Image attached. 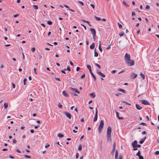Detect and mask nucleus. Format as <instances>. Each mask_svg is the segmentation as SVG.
<instances>
[{"label":"nucleus","instance_id":"1","mask_svg":"<svg viewBox=\"0 0 159 159\" xmlns=\"http://www.w3.org/2000/svg\"><path fill=\"white\" fill-rule=\"evenodd\" d=\"M111 127L109 126L107 127V140L109 142H111Z\"/></svg>","mask_w":159,"mask_h":159},{"label":"nucleus","instance_id":"2","mask_svg":"<svg viewBox=\"0 0 159 159\" xmlns=\"http://www.w3.org/2000/svg\"><path fill=\"white\" fill-rule=\"evenodd\" d=\"M104 125L103 121L102 120H101L100 122L99 125L98 126V133L100 134L101 133L102 129L103 128Z\"/></svg>","mask_w":159,"mask_h":159},{"label":"nucleus","instance_id":"3","mask_svg":"<svg viewBox=\"0 0 159 159\" xmlns=\"http://www.w3.org/2000/svg\"><path fill=\"white\" fill-rule=\"evenodd\" d=\"M124 59L125 62L128 61H129L130 60V56L129 54L126 53Z\"/></svg>","mask_w":159,"mask_h":159},{"label":"nucleus","instance_id":"4","mask_svg":"<svg viewBox=\"0 0 159 159\" xmlns=\"http://www.w3.org/2000/svg\"><path fill=\"white\" fill-rule=\"evenodd\" d=\"M128 66H131L134 65V60H130L129 61H128L126 62Z\"/></svg>","mask_w":159,"mask_h":159},{"label":"nucleus","instance_id":"5","mask_svg":"<svg viewBox=\"0 0 159 159\" xmlns=\"http://www.w3.org/2000/svg\"><path fill=\"white\" fill-rule=\"evenodd\" d=\"M140 102L144 105H149L150 103L147 100H140Z\"/></svg>","mask_w":159,"mask_h":159},{"label":"nucleus","instance_id":"6","mask_svg":"<svg viewBox=\"0 0 159 159\" xmlns=\"http://www.w3.org/2000/svg\"><path fill=\"white\" fill-rule=\"evenodd\" d=\"M64 113L65 114L67 117H68L69 119H70L71 117V115L67 112L65 111Z\"/></svg>","mask_w":159,"mask_h":159},{"label":"nucleus","instance_id":"7","mask_svg":"<svg viewBox=\"0 0 159 159\" xmlns=\"http://www.w3.org/2000/svg\"><path fill=\"white\" fill-rule=\"evenodd\" d=\"M90 30L92 34L93 35H95L96 34V32L95 30L93 28H91L90 29Z\"/></svg>","mask_w":159,"mask_h":159},{"label":"nucleus","instance_id":"8","mask_svg":"<svg viewBox=\"0 0 159 159\" xmlns=\"http://www.w3.org/2000/svg\"><path fill=\"white\" fill-rule=\"evenodd\" d=\"M63 95L66 97H69V95L67 93L66 91H63L62 92Z\"/></svg>","mask_w":159,"mask_h":159},{"label":"nucleus","instance_id":"9","mask_svg":"<svg viewBox=\"0 0 159 159\" xmlns=\"http://www.w3.org/2000/svg\"><path fill=\"white\" fill-rule=\"evenodd\" d=\"M70 89L71 90H72L74 91V92H75L78 94L80 93V92L78 90V89L76 88H70Z\"/></svg>","mask_w":159,"mask_h":159},{"label":"nucleus","instance_id":"10","mask_svg":"<svg viewBox=\"0 0 159 159\" xmlns=\"http://www.w3.org/2000/svg\"><path fill=\"white\" fill-rule=\"evenodd\" d=\"M97 73L99 75L103 77H104L105 76V75L102 73L101 72L99 71L98 70L97 71Z\"/></svg>","mask_w":159,"mask_h":159},{"label":"nucleus","instance_id":"11","mask_svg":"<svg viewBox=\"0 0 159 159\" xmlns=\"http://www.w3.org/2000/svg\"><path fill=\"white\" fill-rule=\"evenodd\" d=\"M137 142L136 140H135L132 143V145L133 148H136L137 144Z\"/></svg>","mask_w":159,"mask_h":159},{"label":"nucleus","instance_id":"12","mask_svg":"<svg viewBox=\"0 0 159 159\" xmlns=\"http://www.w3.org/2000/svg\"><path fill=\"white\" fill-rule=\"evenodd\" d=\"M117 117L120 120H123L124 119V118L122 117H120L119 113L117 111H115Z\"/></svg>","mask_w":159,"mask_h":159},{"label":"nucleus","instance_id":"13","mask_svg":"<svg viewBox=\"0 0 159 159\" xmlns=\"http://www.w3.org/2000/svg\"><path fill=\"white\" fill-rule=\"evenodd\" d=\"M118 152L117 150H116V154L115 155V159H118Z\"/></svg>","mask_w":159,"mask_h":159},{"label":"nucleus","instance_id":"14","mask_svg":"<svg viewBox=\"0 0 159 159\" xmlns=\"http://www.w3.org/2000/svg\"><path fill=\"white\" fill-rule=\"evenodd\" d=\"M90 73L93 77L94 81H96V78L93 73L92 72V71L90 72Z\"/></svg>","mask_w":159,"mask_h":159},{"label":"nucleus","instance_id":"15","mask_svg":"<svg viewBox=\"0 0 159 159\" xmlns=\"http://www.w3.org/2000/svg\"><path fill=\"white\" fill-rule=\"evenodd\" d=\"M137 76V75L134 73H133L132 75V78L133 79H135Z\"/></svg>","mask_w":159,"mask_h":159},{"label":"nucleus","instance_id":"16","mask_svg":"<svg viewBox=\"0 0 159 159\" xmlns=\"http://www.w3.org/2000/svg\"><path fill=\"white\" fill-rule=\"evenodd\" d=\"M136 107L137 109H141L142 108V107H140L138 104H136Z\"/></svg>","mask_w":159,"mask_h":159},{"label":"nucleus","instance_id":"17","mask_svg":"<svg viewBox=\"0 0 159 159\" xmlns=\"http://www.w3.org/2000/svg\"><path fill=\"white\" fill-rule=\"evenodd\" d=\"M118 91L120 92H121L123 93H126L125 90L124 89H118Z\"/></svg>","mask_w":159,"mask_h":159},{"label":"nucleus","instance_id":"18","mask_svg":"<svg viewBox=\"0 0 159 159\" xmlns=\"http://www.w3.org/2000/svg\"><path fill=\"white\" fill-rule=\"evenodd\" d=\"M95 47V44L94 43H93L90 46V48L91 49H93Z\"/></svg>","mask_w":159,"mask_h":159},{"label":"nucleus","instance_id":"19","mask_svg":"<svg viewBox=\"0 0 159 159\" xmlns=\"http://www.w3.org/2000/svg\"><path fill=\"white\" fill-rule=\"evenodd\" d=\"M123 3L124 5H125L126 7H129V6L128 5L125 1H123Z\"/></svg>","mask_w":159,"mask_h":159},{"label":"nucleus","instance_id":"20","mask_svg":"<svg viewBox=\"0 0 159 159\" xmlns=\"http://www.w3.org/2000/svg\"><path fill=\"white\" fill-rule=\"evenodd\" d=\"M87 67L88 69L89 70V72H90V71H92L91 68V66L90 65H87Z\"/></svg>","mask_w":159,"mask_h":159},{"label":"nucleus","instance_id":"21","mask_svg":"<svg viewBox=\"0 0 159 159\" xmlns=\"http://www.w3.org/2000/svg\"><path fill=\"white\" fill-rule=\"evenodd\" d=\"M8 106V103L7 102L5 103L4 104V107L5 109H7Z\"/></svg>","mask_w":159,"mask_h":159},{"label":"nucleus","instance_id":"22","mask_svg":"<svg viewBox=\"0 0 159 159\" xmlns=\"http://www.w3.org/2000/svg\"><path fill=\"white\" fill-rule=\"evenodd\" d=\"M94 17L97 20H98V21H100V20H101V18L100 17H98L96 16H94Z\"/></svg>","mask_w":159,"mask_h":159},{"label":"nucleus","instance_id":"23","mask_svg":"<svg viewBox=\"0 0 159 159\" xmlns=\"http://www.w3.org/2000/svg\"><path fill=\"white\" fill-rule=\"evenodd\" d=\"M98 118V115H95V117L93 119V121L95 122L97 121Z\"/></svg>","mask_w":159,"mask_h":159},{"label":"nucleus","instance_id":"24","mask_svg":"<svg viewBox=\"0 0 159 159\" xmlns=\"http://www.w3.org/2000/svg\"><path fill=\"white\" fill-rule=\"evenodd\" d=\"M140 75L143 78V80H144L145 78V76L144 74H143L142 73H141L140 74Z\"/></svg>","mask_w":159,"mask_h":159},{"label":"nucleus","instance_id":"25","mask_svg":"<svg viewBox=\"0 0 159 159\" xmlns=\"http://www.w3.org/2000/svg\"><path fill=\"white\" fill-rule=\"evenodd\" d=\"M90 96L93 98H94L95 97V94L94 93H91L90 94Z\"/></svg>","mask_w":159,"mask_h":159},{"label":"nucleus","instance_id":"26","mask_svg":"<svg viewBox=\"0 0 159 159\" xmlns=\"http://www.w3.org/2000/svg\"><path fill=\"white\" fill-rule=\"evenodd\" d=\"M58 136L60 138H61L64 137V135L61 134L59 133L58 134Z\"/></svg>","mask_w":159,"mask_h":159},{"label":"nucleus","instance_id":"27","mask_svg":"<svg viewBox=\"0 0 159 159\" xmlns=\"http://www.w3.org/2000/svg\"><path fill=\"white\" fill-rule=\"evenodd\" d=\"M100 43H101L100 42H99V46L98 47V48H99L100 51L101 52L102 51V50L101 47Z\"/></svg>","mask_w":159,"mask_h":159},{"label":"nucleus","instance_id":"28","mask_svg":"<svg viewBox=\"0 0 159 159\" xmlns=\"http://www.w3.org/2000/svg\"><path fill=\"white\" fill-rule=\"evenodd\" d=\"M94 56L95 57H96L98 56V53L97 52L95 51V50H94Z\"/></svg>","mask_w":159,"mask_h":159},{"label":"nucleus","instance_id":"29","mask_svg":"<svg viewBox=\"0 0 159 159\" xmlns=\"http://www.w3.org/2000/svg\"><path fill=\"white\" fill-rule=\"evenodd\" d=\"M146 139V137H145L143 139L141 140H140L139 142L140 143V144L143 143L144 142V141Z\"/></svg>","mask_w":159,"mask_h":159},{"label":"nucleus","instance_id":"30","mask_svg":"<svg viewBox=\"0 0 159 159\" xmlns=\"http://www.w3.org/2000/svg\"><path fill=\"white\" fill-rule=\"evenodd\" d=\"M82 148V145L81 144H80L79 146L78 149L80 151L81 150Z\"/></svg>","mask_w":159,"mask_h":159},{"label":"nucleus","instance_id":"31","mask_svg":"<svg viewBox=\"0 0 159 159\" xmlns=\"http://www.w3.org/2000/svg\"><path fill=\"white\" fill-rule=\"evenodd\" d=\"M47 23L49 25H51L52 24V22L50 20H48L47 21Z\"/></svg>","mask_w":159,"mask_h":159},{"label":"nucleus","instance_id":"32","mask_svg":"<svg viewBox=\"0 0 159 159\" xmlns=\"http://www.w3.org/2000/svg\"><path fill=\"white\" fill-rule=\"evenodd\" d=\"M33 7H34L36 10H37L38 8V6L37 5H33Z\"/></svg>","mask_w":159,"mask_h":159},{"label":"nucleus","instance_id":"33","mask_svg":"<svg viewBox=\"0 0 159 159\" xmlns=\"http://www.w3.org/2000/svg\"><path fill=\"white\" fill-rule=\"evenodd\" d=\"M145 9L147 10L149 9H150L149 6L148 5H147L145 7Z\"/></svg>","mask_w":159,"mask_h":159},{"label":"nucleus","instance_id":"34","mask_svg":"<svg viewBox=\"0 0 159 159\" xmlns=\"http://www.w3.org/2000/svg\"><path fill=\"white\" fill-rule=\"evenodd\" d=\"M140 155V152L139 151L136 154V156H139Z\"/></svg>","mask_w":159,"mask_h":159},{"label":"nucleus","instance_id":"35","mask_svg":"<svg viewBox=\"0 0 159 159\" xmlns=\"http://www.w3.org/2000/svg\"><path fill=\"white\" fill-rule=\"evenodd\" d=\"M95 66H97L99 69L101 68V66L98 64L97 63H95Z\"/></svg>","mask_w":159,"mask_h":159},{"label":"nucleus","instance_id":"36","mask_svg":"<svg viewBox=\"0 0 159 159\" xmlns=\"http://www.w3.org/2000/svg\"><path fill=\"white\" fill-rule=\"evenodd\" d=\"M140 124L143 125L144 126H147V124L146 123H144V122H142V123H141Z\"/></svg>","mask_w":159,"mask_h":159},{"label":"nucleus","instance_id":"37","mask_svg":"<svg viewBox=\"0 0 159 159\" xmlns=\"http://www.w3.org/2000/svg\"><path fill=\"white\" fill-rule=\"evenodd\" d=\"M118 25L120 28H122V25L121 24H120L119 22H118Z\"/></svg>","mask_w":159,"mask_h":159},{"label":"nucleus","instance_id":"38","mask_svg":"<svg viewBox=\"0 0 159 159\" xmlns=\"http://www.w3.org/2000/svg\"><path fill=\"white\" fill-rule=\"evenodd\" d=\"M58 107L60 108H62V106L59 103L58 105Z\"/></svg>","mask_w":159,"mask_h":159},{"label":"nucleus","instance_id":"39","mask_svg":"<svg viewBox=\"0 0 159 159\" xmlns=\"http://www.w3.org/2000/svg\"><path fill=\"white\" fill-rule=\"evenodd\" d=\"M119 35L120 36H122L124 35L123 32H121L119 34Z\"/></svg>","mask_w":159,"mask_h":159},{"label":"nucleus","instance_id":"40","mask_svg":"<svg viewBox=\"0 0 159 159\" xmlns=\"http://www.w3.org/2000/svg\"><path fill=\"white\" fill-rule=\"evenodd\" d=\"M25 157H26V158H31V156H28L27 155H25Z\"/></svg>","mask_w":159,"mask_h":159},{"label":"nucleus","instance_id":"41","mask_svg":"<svg viewBox=\"0 0 159 159\" xmlns=\"http://www.w3.org/2000/svg\"><path fill=\"white\" fill-rule=\"evenodd\" d=\"M35 48L34 47L32 48H31V51L33 52H34L35 51Z\"/></svg>","mask_w":159,"mask_h":159},{"label":"nucleus","instance_id":"42","mask_svg":"<svg viewBox=\"0 0 159 159\" xmlns=\"http://www.w3.org/2000/svg\"><path fill=\"white\" fill-rule=\"evenodd\" d=\"M115 150V148H113V149H112V150L111 151V153L112 154H113L114 152V151Z\"/></svg>","mask_w":159,"mask_h":159},{"label":"nucleus","instance_id":"43","mask_svg":"<svg viewBox=\"0 0 159 159\" xmlns=\"http://www.w3.org/2000/svg\"><path fill=\"white\" fill-rule=\"evenodd\" d=\"M85 76V75L84 74L83 75H82L81 76V78L82 79H83L84 78Z\"/></svg>","mask_w":159,"mask_h":159},{"label":"nucleus","instance_id":"44","mask_svg":"<svg viewBox=\"0 0 159 159\" xmlns=\"http://www.w3.org/2000/svg\"><path fill=\"white\" fill-rule=\"evenodd\" d=\"M155 154L156 155H158L159 154V151H156L155 153Z\"/></svg>","mask_w":159,"mask_h":159},{"label":"nucleus","instance_id":"45","mask_svg":"<svg viewBox=\"0 0 159 159\" xmlns=\"http://www.w3.org/2000/svg\"><path fill=\"white\" fill-rule=\"evenodd\" d=\"M36 68H34V73L35 74H37V72H36Z\"/></svg>","mask_w":159,"mask_h":159},{"label":"nucleus","instance_id":"46","mask_svg":"<svg viewBox=\"0 0 159 159\" xmlns=\"http://www.w3.org/2000/svg\"><path fill=\"white\" fill-rule=\"evenodd\" d=\"M26 80H27V79L26 78L24 79V80H23L24 85H25L26 84L25 82Z\"/></svg>","mask_w":159,"mask_h":159},{"label":"nucleus","instance_id":"47","mask_svg":"<svg viewBox=\"0 0 159 159\" xmlns=\"http://www.w3.org/2000/svg\"><path fill=\"white\" fill-rule=\"evenodd\" d=\"M116 72V70H114L111 71V73L112 74H114Z\"/></svg>","mask_w":159,"mask_h":159},{"label":"nucleus","instance_id":"48","mask_svg":"<svg viewBox=\"0 0 159 159\" xmlns=\"http://www.w3.org/2000/svg\"><path fill=\"white\" fill-rule=\"evenodd\" d=\"M116 142H114L113 143V148H116Z\"/></svg>","mask_w":159,"mask_h":159},{"label":"nucleus","instance_id":"49","mask_svg":"<svg viewBox=\"0 0 159 159\" xmlns=\"http://www.w3.org/2000/svg\"><path fill=\"white\" fill-rule=\"evenodd\" d=\"M79 153L77 152L76 153V158H78L79 157Z\"/></svg>","mask_w":159,"mask_h":159},{"label":"nucleus","instance_id":"50","mask_svg":"<svg viewBox=\"0 0 159 159\" xmlns=\"http://www.w3.org/2000/svg\"><path fill=\"white\" fill-rule=\"evenodd\" d=\"M12 87H13V88H14V89L16 87L15 84H14L13 83H12Z\"/></svg>","mask_w":159,"mask_h":159},{"label":"nucleus","instance_id":"51","mask_svg":"<svg viewBox=\"0 0 159 159\" xmlns=\"http://www.w3.org/2000/svg\"><path fill=\"white\" fill-rule=\"evenodd\" d=\"M96 35H93V39L94 41H95L96 40Z\"/></svg>","mask_w":159,"mask_h":159},{"label":"nucleus","instance_id":"52","mask_svg":"<svg viewBox=\"0 0 159 159\" xmlns=\"http://www.w3.org/2000/svg\"><path fill=\"white\" fill-rule=\"evenodd\" d=\"M79 2L81 4V5L82 6H83L84 4L83 2L81 1H79Z\"/></svg>","mask_w":159,"mask_h":159},{"label":"nucleus","instance_id":"53","mask_svg":"<svg viewBox=\"0 0 159 159\" xmlns=\"http://www.w3.org/2000/svg\"><path fill=\"white\" fill-rule=\"evenodd\" d=\"M80 70V67H77L76 68V70L77 71H79Z\"/></svg>","mask_w":159,"mask_h":159},{"label":"nucleus","instance_id":"54","mask_svg":"<svg viewBox=\"0 0 159 159\" xmlns=\"http://www.w3.org/2000/svg\"><path fill=\"white\" fill-rule=\"evenodd\" d=\"M139 159H143V157L142 156H139Z\"/></svg>","mask_w":159,"mask_h":159},{"label":"nucleus","instance_id":"55","mask_svg":"<svg viewBox=\"0 0 159 159\" xmlns=\"http://www.w3.org/2000/svg\"><path fill=\"white\" fill-rule=\"evenodd\" d=\"M141 146V145L140 144H137L136 148H140Z\"/></svg>","mask_w":159,"mask_h":159},{"label":"nucleus","instance_id":"56","mask_svg":"<svg viewBox=\"0 0 159 159\" xmlns=\"http://www.w3.org/2000/svg\"><path fill=\"white\" fill-rule=\"evenodd\" d=\"M121 93H118L116 94V95L117 96H119V95H121Z\"/></svg>","mask_w":159,"mask_h":159},{"label":"nucleus","instance_id":"57","mask_svg":"<svg viewBox=\"0 0 159 159\" xmlns=\"http://www.w3.org/2000/svg\"><path fill=\"white\" fill-rule=\"evenodd\" d=\"M110 48H111V46L110 45H109L106 48V49L108 50V49H110Z\"/></svg>","mask_w":159,"mask_h":159},{"label":"nucleus","instance_id":"58","mask_svg":"<svg viewBox=\"0 0 159 159\" xmlns=\"http://www.w3.org/2000/svg\"><path fill=\"white\" fill-rule=\"evenodd\" d=\"M125 71V70H122L118 73V74H120L122 73Z\"/></svg>","mask_w":159,"mask_h":159},{"label":"nucleus","instance_id":"59","mask_svg":"<svg viewBox=\"0 0 159 159\" xmlns=\"http://www.w3.org/2000/svg\"><path fill=\"white\" fill-rule=\"evenodd\" d=\"M57 80H58L59 81H61V80L60 79L58 78H55Z\"/></svg>","mask_w":159,"mask_h":159},{"label":"nucleus","instance_id":"60","mask_svg":"<svg viewBox=\"0 0 159 159\" xmlns=\"http://www.w3.org/2000/svg\"><path fill=\"white\" fill-rule=\"evenodd\" d=\"M132 16H135V12H133V11H132Z\"/></svg>","mask_w":159,"mask_h":159},{"label":"nucleus","instance_id":"61","mask_svg":"<svg viewBox=\"0 0 159 159\" xmlns=\"http://www.w3.org/2000/svg\"><path fill=\"white\" fill-rule=\"evenodd\" d=\"M13 142L14 143H16V139H13Z\"/></svg>","mask_w":159,"mask_h":159},{"label":"nucleus","instance_id":"62","mask_svg":"<svg viewBox=\"0 0 159 159\" xmlns=\"http://www.w3.org/2000/svg\"><path fill=\"white\" fill-rule=\"evenodd\" d=\"M90 6L92 7V8L93 9H94V8L95 6H94L93 4H90Z\"/></svg>","mask_w":159,"mask_h":159},{"label":"nucleus","instance_id":"63","mask_svg":"<svg viewBox=\"0 0 159 159\" xmlns=\"http://www.w3.org/2000/svg\"><path fill=\"white\" fill-rule=\"evenodd\" d=\"M66 69H67V70L69 71H70V68L68 66L67 67V68H66Z\"/></svg>","mask_w":159,"mask_h":159},{"label":"nucleus","instance_id":"64","mask_svg":"<svg viewBox=\"0 0 159 159\" xmlns=\"http://www.w3.org/2000/svg\"><path fill=\"white\" fill-rule=\"evenodd\" d=\"M122 159V156L120 155L119 157V159Z\"/></svg>","mask_w":159,"mask_h":159}]
</instances>
